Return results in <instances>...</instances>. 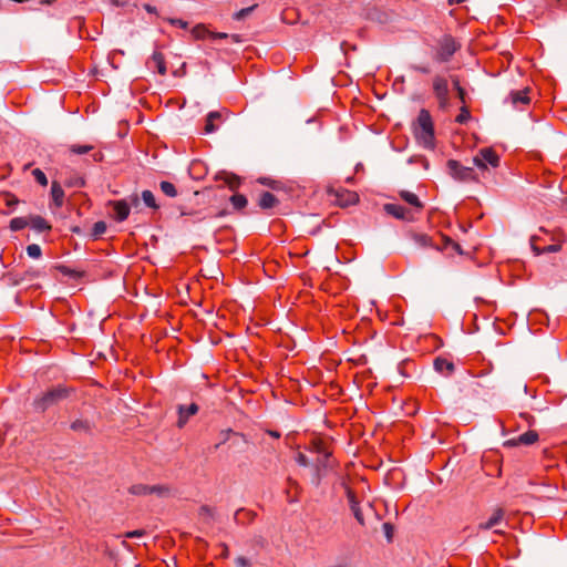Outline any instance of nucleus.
<instances>
[{
  "mask_svg": "<svg viewBox=\"0 0 567 567\" xmlns=\"http://www.w3.org/2000/svg\"><path fill=\"white\" fill-rule=\"evenodd\" d=\"M414 133L425 146H433L434 143V123L431 113L422 109L419 112L416 122L414 124Z\"/></svg>",
  "mask_w": 567,
  "mask_h": 567,
  "instance_id": "obj_1",
  "label": "nucleus"
},
{
  "mask_svg": "<svg viewBox=\"0 0 567 567\" xmlns=\"http://www.w3.org/2000/svg\"><path fill=\"white\" fill-rule=\"evenodd\" d=\"M461 49V44L451 34H444L436 45L434 60L439 63L449 62L452 56Z\"/></svg>",
  "mask_w": 567,
  "mask_h": 567,
  "instance_id": "obj_2",
  "label": "nucleus"
},
{
  "mask_svg": "<svg viewBox=\"0 0 567 567\" xmlns=\"http://www.w3.org/2000/svg\"><path fill=\"white\" fill-rule=\"evenodd\" d=\"M433 95L437 101L439 110L446 111L451 106L447 78L436 74L432 79Z\"/></svg>",
  "mask_w": 567,
  "mask_h": 567,
  "instance_id": "obj_3",
  "label": "nucleus"
},
{
  "mask_svg": "<svg viewBox=\"0 0 567 567\" xmlns=\"http://www.w3.org/2000/svg\"><path fill=\"white\" fill-rule=\"evenodd\" d=\"M69 394V390L66 388H54L43 393L41 396L37 398L33 401V406L39 412H44L52 405L58 404L60 401L64 400Z\"/></svg>",
  "mask_w": 567,
  "mask_h": 567,
  "instance_id": "obj_4",
  "label": "nucleus"
},
{
  "mask_svg": "<svg viewBox=\"0 0 567 567\" xmlns=\"http://www.w3.org/2000/svg\"><path fill=\"white\" fill-rule=\"evenodd\" d=\"M449 174L458 182H476L477 176L472 167L463 166L456 159H449L446 163Z\"/></svg>",
  "mask_w": 567,
  "mask_h": 567,
  "instance_id": "obj_5",
  "label": "nucleus"
},
{
  "mask_svg": "<svg viewBox=\"0 0 567 567\" xmlns=\"http://www.w3.org/2000/svg\"><path fill=\"white\" fill-rule=\"evenodd\" d=\"M473 162L478 168L482 169H485L487 164L493 167H497L499 165V156L493 148L486 147L478 152Z\"/></svg>",
  "mask_w": 567,
  "mask_h": 567,
  "instance_id": "obj_6",
  "label": "nucleus"
},
{
  "mask_svg": "<svg viewBox=\"0 0 567 567\" xmlns=\"http://www.w3.org/2000/svg\"><path fill=\"white\" fill-rule=\"evenodd\" d=\"M342 485L344 487V492H346V496L348 498V504H349L350 511L352 512L357 522L361 526H364L365 525L364 517H363V514H362V511L359 505V501H358V497H357L354 491L350 486H348L344 482L342 483Z\"/></svg>",
  "mask_w": 567,
  "mask_h": 567,
  "instance_id": "obj_7",
  "label": "nucleus"
},
{
  "mask_svg": "<svg viewBox=\"0 0 567 567\" xmlns=\"http://www.w3.org/2000/svg\"><path fill=\"white\" fill-rule=\"evenodd\" d=\"M383 210L388 215H390L396 219H400V220L411 221L414 219L412 210L405 208L404 206H402L400 204H393V203L384 204Z\"/></svg>",
  "mask_w": 567,
  "mask_h": 567,
  "instance_id": "obj_8",
  "label": "nucleus"
},
{
  "mask_svg": "<svg viewBox=\"0 0 567 567\" xmlns=\"http://www.w3.org/2000/svg\"><path fill=\"white\" fill-rule=\"evenodd\" d=\"M539 439V435L536 431L529 430L517 437H513L505 442L507 446H518V445H532L536 443Z\"/></svg>",
  "mask_w": 567,
  "mask_h": 567,
  "instance_id": "obj_9",
  "label": "nucleus"
},
{
  "mask_svg": "<svg viewBox=\"0 0 567 567\" xmlns=\"http://www.w3.org/2000/svg\"><path fill=\"white\" fill-rule=\"evenodd\" d=\"M540 240H542L540 237L537 235H534L530 238V247H532L533 251L535 252V255H537V256L545 254V252H557L561 249L560 244H553V245L542 247L538 244Z\"/></svg>",
  "mask_w": 567,
  "mask_h": 567,
  "instance_id": "obj_10",
  "label": "nucleus"
},
{
  "mask_svg": "<svg viewBox=\"0 0 567 567\" xmlns=\"http://www.w3.org/2000/svg\"><path fill=\"white\" fill-rule=\"evenodd\" d=\"M504 515L505 512L503 508H496L487 520L478 524V530H487L496 527L503 520Z\"/></svg>",
  "mask_w": 567,
  "mask_h": 567,
  "instance_id": "obj_11",
  "label": "nucleus"
},
{
  "mask_svg": "<svg viewBox=\"0 0 567 567\" xmlns=\"http://www.w3.org/2000/svg\"><path fill=\"white\" fill-rule=\"evenodd\" d=\"M177 411H178L177 426L183 427L186 424L188 417L198 412V405L196 403H192L188 406L178 405Z\"/></svg>",
  "mask_w": 567,
  "mask_h": 567,
  "instance_id": "obj_12",
  "label": "nucleus"
},
{
  "mask_svg": "<svg viewBox=\"0 0 567 567\" xmlns=\"http://www.w3.org/2000/svg\"><path fill=\"white\" fill-rule=\"evenodd\" d=\"M109 205L113 206L115 210V219L117 221L125 220L130 215V205L126 200H111Z\"/></svg>",
  "mask_w": 567,
  "mask_h": 567,
  "instance_id": "obj_13",
  "label": "nucleus"
},
{
  "mask_svg": "<svg viewBox=\"0 0 567 567\" xmlns=\"http://www.w3.org/2000/svg\"><path fill=\"white\" fill-rule=\"evenodd\" d=\"M413 241L422 247V248H434V249H440V245L434 241L433 237L426 235V234H422V233H413L411 235Z\"/></svg>",
  "mask_w": 567,
  "mask_h": 567,
  "instance_id": "obj_14",
  "label": "nucleus"
},
{
  "mask_svg": "<svg viewBox=\"0 0 567 567\" xmlns=\"http://www.w3.org/2000/svg\"><path fill=\"white\" fill-rule=\"evenodd\" d=\"M257 204L261 209L267 210L276 207L279 204V200L274 194L269 192H262L258 198Z\"/></svg>",
  "mask_w": 567,
  "mask_h": 567,
  "instance_id": "obj_15",
  "label": "nucleus"
},
{
  "mask_svg": "<svg viewBox=\"0 0 567 567\" xmlns=\"http://www.w3.org/2000/svg\"><path fill=\"white\" fill-rule=\"evenodd\" d=\"M337 204L341 207H347L355 204L359 200L357 193L350 190H343L341 193H337Z\"/></svg>",
  "mask_w": 567,
  "mask_h": 567,
  "instance_id": "obj_16",
  "label": "nucleus"
},
{
  "mask_svg": "<svg viewBox=\"0 0 567 567\" xmlns=\"http://www.w3.org/2000/svg\"><path fill=\"white\" fill-rule=\"evenodd\" d=\"M434 368L437 372L445 375H451L455 370L454 363L442 357L434 360Z\"/></svg>",
  "mask_w": 567,
  "mask_h": 567,
  "instance_id": "obj_17",
  "label": "nucleus"
},
{
  "mask_svg": "<svg viewBox=\"0 0 567 567\" xmlns=\"http://www.w3.org/2000/svg\"><path fill=\"white\" fill-rule=\"evenodd\" d=\"M310 444H311L310 450L312 452H316V453L322 455L324 458H328L331 456V451L329 450L327 442L323 441L322 439L315 437L311 440Z\"/></svg>",
  "mask_w": 567,
  "mask_h": 567,
  "instance_id": "obj_18",
  "label": "nucleus"
},
{
  "mask_svg": "<svg viewBox=\"0 0 567 567\" xmlns=\"http://www.w3.org/2000/svg\"><path fill=\"white\" fill-rule=\"evenodd\" d=\"M528 94H529V89L526 87L524 90L511 92L509 97L514 105L529 104L530 97Z\"/></svg>",
  "mask_w": 567,
  "mask_h": 567,
  "instance_id": "obj_19",
  "label": "nucleus"
},
{
  "mask_svg": "<svg viewBox=\"0 0 567 567\" xmlns=\"http://www.w3.org/2000/svg\"><path fill=\"white\" fill-rule=\"evenodd\" d=\"M400 197L408 203L409 205L413 206L417 212H421L423 209V204L419 199V197L409 190H401Z\"/></svg>",
  "mask_w": 567,
  "mask_h": 567,
  "instance_id": "obj_20",
  "label": "nucleus"
},
{
  "mask_svg": "<svg viewBox=\"0 0 567 567\" xmlns=\"http://www.w3.org/2000/svg\"><path fill=\"white\" fill-rule=\"evenodd\" d=\"M51 196L56 207H61L63 205L64 190L62 189L60 183L55 181L52 182L51 185Z\"/></svg>",
  "mask_w": 567,
  "mask_h": 567,
  "instance_id": "obj_21",
  "label": "nucleus"
},
{
  "mask_svg": "<svg viewBox=\"0 0 567 567\" xmlns=\"http://www.w3.org/2000/svg\"><path fill=\"white\" fill-rule=\"evenodd\" d=\"M29 225H31V227L39 233L51 229L49 223L41 216H31L29 219Z\"/></svg>",
  "mask_w": 567,
  "mask_h": 567,
  "instance_id": "obj_22",
  "label": "nucleus"
},
{
  "mask_svg": "<svg viewBox=\"0 0 567 567\" xmlns=\"http://www.w3.org/2000/svg\"><path fill=\"white\" fill-rule=\"evenodd\" d=\"M220 113L219 112H209L206 116V123H205V128H204V132L206 134H210V133H214L216 130H217V126L215 125V121L216 120H219L220 118Z\"/></svg>",
  "mask_w": 567,
  "mask_h": 567,
  "instance_id": "obj_23",
  "label": "nucleus"
},
{
  "mask_svg": "<svg viewBox=\"0 0 567 567\" xmlns=\"http://www.w3.org/2000/svg\"><path fill=\"white\" fill-rule=\"evenodd\" d=\"M223 178L231 190L237 189L240 186L241 181H243L239 176H237L233 173H226V172L223 173Z\"/></svg>",
  "mask_w": 567,
  "mask_h": 567,
  "instance_id": "obj_24",
  "label": "nucleus"
},
{
  "mask_svg": "<svg viewBox=\"0 0 567 567\" xmlns=\"http://www.w3.org/2000/svg\"><path fill=\"white\" fill-rule=\"evenodd\" d=\"M55 269L59 270L64 276H69V277L74 278V279H80V278H82L84 276V271L78 270V269H73V268H70V267L64 266V265H58L55 267Z\"/></svg>",
  "mask_w": 567,
  "mask_h": 567,
  "instance_id": "obj_25",
  "label": "nucleus"
},
{
  "mask_svg": "<svg viewBox=\"0 0 567 567\" xmlns=\"http://www.w3.org/2000/svg\"><path fill=\"white\" fill-rule=\"evenodd\" d=\"M258 317V321H256V327H264L269 322V317L267 312H264L261 310H257V308H254V316L250 317V322H252Z\"/></svg>",
  "mask_w": 567,
  "mask_h": 567,
  "instance_id": "obj_26",
  "label": "nucleus"
},
{
  "mask_svg": "<svg viewBox=\"0 0 567 567\" xmlns=\"http://www.w3.org/2000/svg\"><path fill=\"white\" fill-rule=\"evenodd\" d=\"M152 61L155 63L157 71L159 74L165 75L166 74V65L164 61V56L161 52H154L152 54Z\"/></svg>",
  "mask_w": 567,
  "mask_h": 567,
  "instance_id": "obj_27",
  "label": "nucleus"
},
{
  "mask_svg": "<svg viewBox=\"0 0 567 567\" xmlns=\"http://www.w3.org/2000/svg\"><path fill=\"white\" fill-rule=\"evenodd\" d=\"M151 494H156L158 497L165 498L172 495V489L167 485H153L151 486Z\"/></svg>",
  "mask_w": 567,
  "mask_h": 567,
  "instance_id": "obj_28",
  "label": "nucleus"
},
{
  "mask_svg": "<svg viewBox=\"0 0 567 567\" xmlns=\"http://www.w3.org/2000/svg\"><path fill=\"white\" fill-rule=\"evenodd\" d=\"M257 182L261 185L268 186L274 190H279L282 188V183L280 181L272 179L270 177H260L257 179Z\"/></svg>",
  "mask_w": 567,
  "mask_h": 567,
  "instance_id": "obj_29",
  "label": "nucleus"
},
{
  "mask_svg": "<svg viewBox=\"0 0 567 567\" xmlns=\"http://www.w3.org/2000/svg\"><path fill=\"white\" fill-rule=\"evenodd\" d=\"M471 120V112L468 105H462L460 107V114L455 117V122L458 124H466Z\"/></svg>",
  "mask_w": 567,
  "mask_h": 567,
  "instance_id": "obj_30",
  "label": "nucleus"
},
{
  "mask_svg": "<svg viewBox=\"0 0 567 567\" xmlns=\"http://www.w3.org/2000/svg\"><path fill=\"white\" fill-rule=\"evenodd\" d=\"M142 200L150 208H153V209H157L158 208V205L156 204L154 194L151 190L146 189V190L142 192Z\"/></svg>",
  "mask_w": 567,
  "mask_h": 567,
  "instance_id": "obj_31",
  "label": "nucleus"
},
{
  "mask_svg": "<svg viewBox=\"0 0 567 567\" xmlns=\"http://www.w3.org/2000/svg\"><path fill=\"white\" fill-rule=\"evenodd\" d=\"M192 35L197 39H204L206 35H209L210 31L206 29L204 24H197L192 29Z\"/></svg>",
  "mask_w": 567,
  "mask_h": 567,
  "instance_id": "obj_32",
  "label": "nucleus"
},
{
  "mask_svg": "<svg viewBox=\"0 0 567 567\" xmlns=\"http://www.w3.org/2000/svg\"><path fill=\"white\" fill-rule=\"evenodd\" d=\"M28 225H29V220L28 219L22 218V217H17V218L11 219V221H10V229L12 231H18V230L23 229Z\"/></svg>",
  "mask_w": 567,
  "mask_h": 567,
  "instance_id": "obj_33",
  "label": "nucleus"
},
{
  "mask_svg": "<svg viewBox=\"0 0 567 567\" xmlns=\"http://www.w3.org/2000/svg\"><path fill=\"white\" fill-rule=\"evenodd\" d=\"M230 203L236 209H241L247 204V198L245 195L241 194H235L230 197Z\"/></svg>",
  "mask_w": 567,
  "mask_h": 567,
  "instance_id": "obj_34",
  "label": "nucleus"
},
{
  "mask_svg": "<svg viewBox=\"0 0 567 567\" xmlns=\"http://www.w3.org/2000/svg\"><path fill=\"white\" fill-rule=\"evenodd\" d=\"M130 493L133 495H148L151 494V486L144 484H136L131 486Z\"/></svg>",
  "mask_w": 567,
  "mask_h": 567,
  "instance_id": "obj_35",
  "label": "nucleus"
},
{
  "mask_svg": "<svg viewBox=\"0 0 567 567\" xmlns=\"http://www.w3.org/2000/svg\"><path fill=\"white\" fill-rule=\"evenodd\" d=\"M159 187H161V190L169 197H175L177 195V190H176L175 186L169 182H166V181L161 182Z\"/></svg>",
  "mask_w": 567,
  "mask_h": 567,
  "instance_id": "obj_36",
  "label": "nucleus"
},
{
  "mask_svg": "<svg viewBox=\"0 0 567 567\" xmlns=\"http://www.w3.org/2000/svg\"><path fill=\"white\" fill-rule=\"evenodd\" d=\"M106 231V224L105 221H96L92 228L91 237L93 239L99 238L101 235H103Z\"/></svg>",
  "mask_w": 567,
  "mask_h": 567,
  "instance_id": "obj_37",
  "label": "nucleus"
},
{
  "mask_svg": "<svg viewBox=\"0 0 567 567\" xmlns=\"http://www.w3.org/2000/svg\"><path fill=\"white\" fill-rule=\"evenodd\" d=\"M68 187H82L84 186V179L81 176L74 175L65 181Z\"/></svg>",
  "mask_w": 567,
  "mask_h": 567,
  "instance_id": "obj_38",
  "label": "nucleus"
},
{
  "mask_svg": "<svg viewBox=\"0 0 567 567\" xmlns=\"http://www.w3.org/2000/svg\"><path fill=\"white\" fill-rule=\"evenodd\" d=\"M32 175L34 176V178L37 179V182L40 185H42V186L48 185V178H47L45 174L40 168L33 169Z\"/></svg>",
  "mask_w": 567,
  "mask_h": 567,
  "instance_id": "obj_39",
  "label": "nucleus"
},
{
  "mask_svg": "<svg viewBox=\"0 0 567 567\" xmlns=\"http://www.w3.org/2000/svg\"><path fill=\"white\" fill-rule=\"evenodd\" d=\"M27 254L31 258H39L41 256V247L37 244H31L27 247Z\"/></svg>",
  "mask_w": 567,
  "mask_h": 567,
  "instance_id": "obj_40",
  "label": "nucleus"
},
{
  "mask_svg": "<svg viewBox=\"0 0 567 567\" xmlns=\"http://www.w3.org/2000/svg\"><path fill=\"white\" fill-rule=\"evenodd\" d=\"M199 515L205 523H209V520L213 519V517H214L213 511L207 506L200 507Z\"/></svg>",
  "mask_w": 567,
  "mask_h": 567,
  "instance_id": "obj_41",
  "label": "nucleus"
},
{
  "mask_svg": "<svg viewBox=\"0 0 567 567\" xmlns=\"http://www.w3.org/2000/svg\"><path fill=\"white\" fill-rule=\"evenodd\" d=\"M71 429L74 431H87L89 423L82 420H76L71 424Z\"/></svg>",
  "mask_w": 567,
  "mask_h": 567,
  "instance_id": "obj_42",
  "label": "nucleus"
},
{
  "mask_svg": "<svg viewBox=\"0 0 567 567\" xmlns=\"http://www.w3.org/2000/svg\"><path fill=\"white\" fill-rule=\"evenodd\" d=\"M90 150H92V146L90 145H82V146H78V145H72L70 147V151L74 154H85L87 153Z\"/></svg>",
  "mask_w": 567,
  "mask_h": 567,
  "instance_id": "obj_43",
  "label": "nucleus"
},
{
  "mask_svg": "<svg viewBox=\"0 0 567 567\" xmlns=\"http://www.w3.org/2000/svg\"><path fill=\"white\" fill-rule=\"evenodd\" d=\"M1 196L6 199L8 206H13L19 203V199L10 193H3Z\"/></svg>",
  "mask_w": 567,
  "mask_h": 567,
  "instance_id": "obj_44",
  "label": "nucleus"
},
{
  "mask_svg": "<svg viewBox=\"0 0 567 567\" xmlns=\"http://www.w3.org/2000/svg\"><path fill=\"white\" fill-rule=\"evenodd\" d=\"M383 530L388 540L391 542L393 537V526L390 523H384Z\"/></svg>",
  "mask_w": 567,
  "mask_h": 567,
  "instance_id": "obj_45",
  "label": "nucleus"
},
{
  "mask_svg": "<svg viewBox=\"0 0 567 567\" xmlns=\"http://www.w3.org/2000/svg\"><path fill=\"white\" fill-rule=\"evenodd\" d=\"M167 21L171 24L181 27L183 29H186L188 27V23L182 19L168 18Z\"/></svg>",
  "mask_w": 567,
  "mask_h": 567,
  "instance_id": "obj_46",
  "label": "nucleus"
},
{
  "mask_svg": "<svg viewBox=\"0 0 567 567\" xmlns=\"http://www.w3.org/2000/svg\"><path fill=\"white\" fill-rule=\"evenodd\" d=\"M413 71L415 72H420L422 74H429L431 72L430 68L426 66V65H417V64H413L410 66Z\"/></svg>",
  "mask_w": 567,
  "mask_h": 567,
  "instance_id": "obj_47",
  "label": "nucleus"
},
{
  "mask_svg": "<svg viewBox=\"0 0 567 567\" xmlns=\"http://www.w3.org/2000/svg\"><path fill=\"white\" fill-rule=\"evenodd\" d=\"M456 96L460 100V102L462 103V105H467V101H466L467 93H466L465 89L456 91Z\"/></svg>",
  "mask_w": 567,
  "mask_h": 567,
  "instance_id": "obj_48",
  "label": "nucleus"
},
{
  "mask_svg": "<svg viewBox=\"0 0 567 567\" xmlns=\"http://www.w3.org/2000/svg\"><path fill=\"white\" fill-rule=\"evenodd\" d=\"M296 460H297L298 464L301 466H307L309 464L308 457L302 453H298Z\"/></svg>",
  "mask_w": 567,
  "mask_h": 567,
  "instance_id": "obj_49",
  "label": "nucleus"
},
{
  "mask_svg": "<svg viewBox=\"0 0 567 567\" xmlns=\"http://www.w3.org/2000/svg\"><path fill=\"white\" fill-rule=\"evenodd\" d=\"M246 16H248V8H244V9H241V10H239L238 12H236V13L234 14V18H235L236 20H241V19H244Z\"/></svg>",
  "mask_w": 567,
  "mask_h": 567,
  "instance_id": "obj_50",
  "label": "nucleus"
},
{
  "mask_svg": "<svg viewBox=\"0 0 567 567\" xmlns=\"http://www.w3.org/2000/svg\"><path fill=\"white\" fill-rule=\"evenodd\" d=\"M451 80H452V84H453V87H454L455 92H456V91H458V90L464 89V87L461 85V83H460V79H458V76H456V75L451 76Z\"/></svg>",
  "mask_w": 567,
  "mask_h": 567,
  "instance_id": "obj_51",
  "label": "nucleus"
},
{
  "mask_svg": "<svg viewBox=\"0 0 567 567\" xmlns=\"http://www.w3.org/2000/svg\"><path fill=\"white\" fill-rule=\"evenodd\" d=\"M209 35L213 39H228L229 38V34L228 33H224V32H210Z\"/></svg>",
  "mask_w": 567,
  "mask_h": 567,
  "instance_id": "obj_52",
  "label": "nucleus"
},
{
  "mask_svg": "<svg viewBox=\"0 0 567 567\" xmlns=\"http://www.w3.org/2000/svg\"><path fill=\"white\" fill-rule=\"evenodd\" d=\"M229 39L235 43H243L245 41L244 37L240 34H229Z\"/></svg>",
  "mask_w": 567,
  "mask_h": 567,
  "instance_id": "obj_53",
  "label": "nucleus"
},
{
  "mask_svg": "<svg viewBox=\"0 0 567 567\" xmlns=\"http://www.w3.org/2000/svg\"><path fill=\"white\" fill-rule=\"evenodd\" d=\"M144 534L143 529H136L126 534L127 537H140Z\"/></svg>",
  "mask_w": 567,
  "mask_h": 567,
  "instance_id": "obj_54",
  "label": "nucleus"
},
{
  "mask_svg": "<svg viewBox=\"0 0 567 567\" xmlns=\"http://www.w3.org/2000/svg\"><path fill=\"white\" fill-rule=\"evenodd\" d=\"M556 7L567 11V0H555Z\"/></svg>",
  "mask_w": 567,
  "mask_h": 567,
  "instance_id": "obj_55",
  "label": "nucleus"
},
{
  "mask_svg": "<svg viewBox=\"0 0 567 567\" xmlns=\"http://www.w3.org/2000/svg\"><path fill=\"white\" fill-rule=\"evenodd\" d=\"M236 565L238 567H246V565H247L246 558L243 557V556L237 557L236 558Z\"/></svg>",
  "mask_w": 567,
  "mask_h": 567,
  "instance_id": "obj_56",
  "label": "nucleus"
},
{
  "mask_svg": "<svg viewBox=\"0 0 567 567\" xmlns=\"http://www.w3.org/2000/svg\"><path fill=\"white\" fill-rule=\"evenodd\" d=\"M130 204L133 206H137L140 204V198L136 194L130 196Z\"/></svg>",
  "mask_w": 567,
  "mask_h": 567,
  "instance_id": "obj_57",
  "label": "nucleus"
},
{
  "mask_svg": "<svg viewBox=\"0 0 567 567\" xmlns=\"http://www.w3.org/2000/svg\"><path fill=\"white\" fill-rule=\"evenodd\" d=\"M37 276H39V272H38L37 270H28V271L25 272V275H24V277H29V278H31V279H32V278H34V277H37Z\"/></svg>",
  "mask_w": 567,
  "mask_h": 567,
  "instance_id": "obj_58",
  "label": "nucleus"
},
{
  "mask_svg": "<svg viewBox=\"0 0 567 567\" xmlns=\"http://www.w3.org/2000/svg\"><path fill=\"white\" fill-rule=\"evenodd\" d=\"M144 8L150 13H156V8L151 4H145Z\"/></svg>",
  "mask_w": 567,
  "mask_h": 567,
  "instance_id": "obj_59",
  "label": "nucleus"
},
{
  "mask_svg": "<svg viewBox=\"0 0 567 567\" xmlns=\"http://www.w3.org/2000/svg\"><path fill=\"white\" fill-rule=\"evenodd\" d=\"M267 434L272 436L274 439L278 440L280 437V433L277 431H267Z\"/></svg>",
  "mask_w": 567,
  "mask_h": 567,
  "instance_id": "obj_60",
  "label": "nucleus"
},
{
  "mask_svg": "<svg viewBox=\"0 0 567 567\" xmlns=\"http://www.w3.org/2000/svg\"><path fill=\"white\" fill-rule=\"evenodd\" d=\"M441 240L445 241L446 244H452L453 246L458 247V245L454 243L451 238L441 237Z\"/></svg>",
  "mask_w": 567,
  "mask_h": 567,
  "instance_id": "obj_61",
  "label": "nucleus"
},
{
  "mask_svg": "<svg viewBox=\"0 0 567 567\" xmlns=\"http://www.w3.org/2000/svg\"><path fill=\"white\" fill-rule=\"evenodd\" d=\"M464 1L465 0H447L450 6L460 4V3L464 2Z\"/></svg>",
  "mask_w": 567,
  "mask_h": 567,
  "instance_id": "obj_62",
  "label": "nucleus"
},
{
  "mask_svg": "<svg viewBox=\"0 0 567 567\" xmlns=\"http://www.w3.org/2000/svg\"><path fill=\"white\" fill-rule=\"evenodd\" d=\"M71 230L75 234H82V230L79 226L71 227Z\"/></svg>",
  "mask_w": 567,
  "mask_h": 567,
  "instance_id": "obj_63",
  "label": "nucleus"
},
{
  "mask_svg": "<svg viewBox=\"0 0 567 567\" xmlns=\"http://www.w3.org/2000/svg\"><path fill=\"white\" fill-rule=\"evenodd\" d=\"M234 439H241L243 441H245L244 435L234 434Z\"/></svg>",
  "mask_w": 567,
  "mask_h": 567,
  "instance_id": "obj_64",
  "label": "nucleus"
}]
</instances>
